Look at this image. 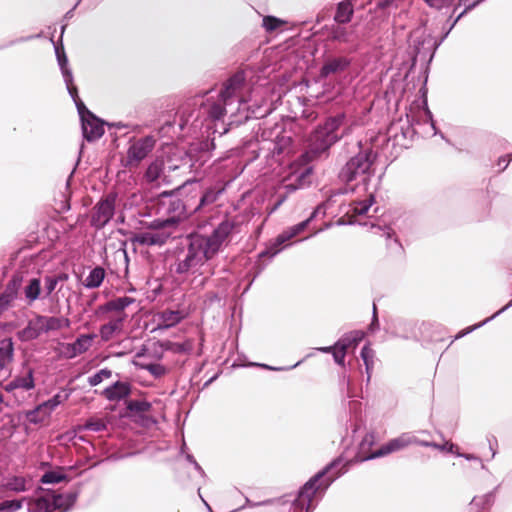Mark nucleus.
Returning a JSON list of instances; mask_svg holds the SVG:
<instances>
[{"label":"nucleus","instance_id":"obj_46","mask_svg":"<svg viewBox=\"0 0 512 512\" xmlns=\"http://www.w3.org/2000/svg\"><path fill=\"white\" fill-rule=\"evenodd\" d=\"M48 416L49 415H46L45 409L41 407V404L26 414L28 421L33 424L43 422Z\"/></svg>","mask_w":512,"mask_h":512},{"label":"nucleus","instance_id":"obj_48","mask_svg":"<svg viewBox=\"0 0 512 512\" xmlns=\"http://www.w3.org/2000/svg\"><path fill=\"white\" fill-rule=\"evenodd\" d=\"M247 110H248V117L256 118V119L263 118L266 115H268L270 112V109L266 104L265 105L264 104L250 105V106H248Z\"/></svg>","mask_w":512,"mask_h":512},{"label":"nucleus","instance_id":"obj_26","mask_svg":"<svg viewBox=\"0 0 512 512\" xmlns=\"http://www.w3.org/2000/svg\"><path fill=\"white\" fill-rule=\"evenodd\" d=\"M126 314L112 318L108 323L101 325L99 334L104 342L109 341L116 332L121 331Z\"/></svg>","mask_w":512,"mask_h":512},{"label":"nucleus","instance_id":"obj_6","mask_svg":"<svg viewBox=\"0 0 512 512\" xmlns=\"http://www.w3.org/2000/svg\"><path fill=\"white\" fill-rule=\"evenodd\" d=\"M376 159V154L372 149L360 151L357 155L342 167L339 172V179L345 183H350L362 177L365 181L369 178L370 168Z\"/></svg>","mask_w":512,"mask_h":512},{"label":"nucleus","instance_id":"obj_58","mask_svg":"<svg viewBox=\"0 0 512 512\" xmlns=\"http://www.w3.org/2000/svg\"><path fill=\"white\" fill-rule=\"evenodd\" d=\"M76 108L79 114L81 123H83L87 119H92L95 115L85 106L81 99L76 100Z\"/></svg>","mask_w":512,"mask_h":512},{"label":"nucleus","instance_id":"obj_29","mask_svg":"<svg viewBox=\"0 0 512 512\" xmlns=\"http://www.w3.org/2000/svg\"><path fill=\"white\" fill-rule=\"evenodd\" d=\"M230 104H224L222 101V97L218 101L210 102L203 104L202 109L203 112L207 115V117L213 121L221 120L226 113V107Z\"/></svg>","mask_w":512,"mask_h":512},{"label":"nucleus","instance_id":"obj_24","mask_svg":"<svg viewBox=\"0 0 512 512\" xmlns=\"http://www.w3.org/2000/svg\"><path fill=\"white\" fill-rule=\"evenodd\" d=\"M131 393V386L128 382L117 381L106 387L102 394L109 401H120Z\"/></svg>","mask_w":512,"mask_h":512},{"label":"nucleus","instance_id":"obj_40","mask_svg":"<svg viewBox=\"0 0 512 512\" xmlns=\"http://www.w3.org/2000/svg\"><path fill=\"white\" fill-rule=\"evenodd\" d=\"M374 356L375 352L368 344L364 345L361 349V358L365 365V370L367 374V382L370 381L373 366H374Z\"/></svg>","mask_w":512,"mask_h":512},{"label":"nucleus","instance_id":"obj_9","mask_svg":"<svg viewBox=\"0 0 512 512\" xmlns=\"http://www.w3.org/2000/svg\"><path fill=\"white\" fill-rule=\"evenodd\" d=\"M322 206L319 205L317 206L313 212L311 213V215L305 219L304 221L296 224V225H293L289 228H287L286 230H284L282 233H280L277 238H276V242H275V245L273 247H270L264 251H262L259 256L260 257H264V256H269L270 258L274 257L277 253L280 252V248H278V246H281L283 243H285L286 241L292 239L293 237H295L296 235L300 234L301 232H303L306 227L308 226V224L314 219L316 218V216L318 215L319 211L321 210Z\"/></svg>","mask_w":512,"mask_h":512},{"label":"nucleus","instance_id":"obj_37","mask_svg":"<svg viewBox=\"0 0 512 512\" xmlns=\"http://www.w3.org/2000/svg\"><path fill=\"white\" fill-rule=\"evenodd\" d=\"M494 501V491L489 492L482 497H474L469 504L468 512H481L485 506H489Z\"/></svg>","mask_w":512,"mask_h":512},{"label":"nucleus","instance_id":"obj_3","mask_svg":"<svg viewBox=\"0 0 512 512\" xmlns=\"http://www.w3.org/2000/svg\"><path fill=\"white\" fill-rule=\"evenodd\" d=\"M191 184L192 182L188 180L177 189L164 191L159 195V212L167 215L170 219H174L176 225L195 213L194 204L192 203L195 196L186 195L184 197L188 186Z\"/></svg>","mask_w":512,"mask_h":512},{"label":"nucleus","instance_id":"obj_32","mask_svg":"<svg viewBox=\"0 0 512 512\" xmlns=\"http://www.w3.org/2000/svg\"><path fill=\"white\" fill-rule=\"evenodd\" d=\"M14 360V343L11 338L0 340V371L4 370Z\"/></svg>","mask_w":512,"mask_h":512},{"label":"nucleus","instance_id":"obj_25","mask_svg":"<svg viewBox=\"0 0 512 512\" xmlns=\"http://www.w3.org/2000/svg\"><path fill=\"white\" fill-rule=\"evenodd\" d=\"M354 1L343 0L337 4L334 21L337 24H347L352 20L354 15Z\"/></svg>","mask_w":512,"mask_h":512},{"label":"nucleus","instance_id":"obj_52","mask_svg":"<svg viewBox=\"0 0 512 512\" xmlns=\"http://www.w3.org/2000/svg\"><path fill=\"white\" fill-rule=\"evenodd\" d=\"M83 428L92 432H101L107 428V424L103 419L91 418L85 422Z\"/></svg>","mask_w":512,"mask_h":512},{"label":"nucleus","instance_id":"obj_31","mask_svg":"<svg viewBox=\"0 0 512 512\" xmlns=\"http://www.w3.org/2000/svg\"><path fill=\"white\" fill-rule=\"evenodd\" d=\"M342 25L337 23L332 25L329 30V36L333 41L345 44L351 43L354 40L355 32Z\"/></svg>","mask_w":512,"mask_h":512},{"label":"nucleus","instance_id":"obj_34","mask_svg":"<svg viewBox=\"0 0 512 512\" xmlns=\"http://www.w3.org/2000/svg\"><path fill=\"white\" fill-rule=\"evenodd\" d=\"M45 333L50 331H57L62 328H70L71 321L67 317H55L42 315Z\"/></svg>","mask_w":512,"mask_h":512},{"label":"nucleus","instance_id":"obj_27","mask_svg":"<svg viewBox=\"0 0 512 512\" xmlns=\"http://www.w3.org/2000/svg\"><path fill=\"white\" fill-rule=\"evenodd\" d=\"M292 138L287 134L278 135L270 148L274 157L286 156L292 151Z\"/></svg>","mask_w":512,"mask_h":512},{"label":"nucleus","instance_id":"obj_56","mask_svg":"<svg viewBox=\"0 0 512 512\" xmlns=\"http://www.w3.org/2000/svg\"><path fill=\"white\" fill-rule=\"evenodd\" d=\"M373 442H374V435L373 434H366L364 436V438L362 439V441L359 444V452H358V455H357V458L359 459V461L363 462L361 460V457L364 456V455H368L367 454V450L371 447Z\"/></svg>","mask_w":512,"mask_h":512},{"label":"nucleus","instance_id":"obj_43","mask_svg":"<svg viewBox=\"0 0 512 512\" xmlns=\"http://www.w3.org/2000/svg\"><path fill=\"white\" fill-rule=\"evenodd\" d=\"M4 486L7 490L13 492H24L27 490L26 480L22 476H13L8 478Z\"/></svg>","mask_w":512,"mask_h":512},{"label":"nucleus","instance_id":"obj_57","mask_svg":"<svg viewBox=\"0 0 512 512\" xmlns=\"http://www.w3.org/2000/svg\"><path fill=\"white\" fill-rule=\"evenodd\" d=\"M63 402V397L58 393L49 400L43 402L41 407L46 411V415H50L55 408Z\"/></svg>","mask_w":512,"mask_h":512},{"label":"nucleus","instance_id":"obj_51","mask_svg":"<svg viewBox=\"0 0 512 512\" xmlns=\"http://www.w3.org/2000/svg\"><path fill=\"white\" fill-rule=\"evenodd\" d=\"M112 376V371L108 368H103L88 378L90 386L94 387L100 384L104 379Z\"/></svg>","mask_w":512,"mask_h":512},{"label":"nucleus","instance_id":"obj_61","mask_svg":"<svg viewBox=\"0 0 512 512\" xmlns=\"http://www.w3.org/2000/svg\"><path fill=\"white\" fill-rule=\"evenodd\" d=\"M512 307V299L504 306L502 307L500 310H498L496 313H494L491 317L485 319L483 322H481L480 324H477L471 328H469L466 333H469L471 331H473L474 329L476 328H479L481 326H483L484 324L488 323L490 320L494 319L495 317L499 316L500 314H502L504 311H506L507 309L511 308Z\"/></svg>","mask_w":512,"mask_h":512},{"label":"nucleus","instance_id":"obj_49","mask_svg":"<svg viewBox=\"0 0 512 512\" xmlns=\"http://www.w3.org/2000/svg\"><path fill=\"white\" fill-rule=\"evenodd\" d=\"M427 81V78L425 79ZM422 98V105L424 108V115H425V122H429L430 125L434 128V121L431 111L428 108V102H427V88H426V82H424L423 86L419 90Z\"/></svg>","mask_w":512,"mask_h":512},{"label":"nucleus","instance_id":"obj_14","mask_svg":"<svg viewBox=\"0 0 512 512\" xmlns=\"http://www.w3.org/2000/svg\"><path fill=\"white\" fill-rule=\"evenodd\" d=\"M171 237L170 231H146L135 234L131 241L141 246H163Z\"/></svg>","mask_w":512,"mask_h":512},{"label":"nucleus","instance_id":"obj_4","mask_svg":"<svg viewBox=\"0 0 512 512\" xmlns=\"http://www.w3.org/2000/svg\"><path fill=\"white\" fill-rule=\"evenodd\" d=\"M482 0H477L472 4L468 5L453 21L452 25L448 29V31L437 40L433 35L422 33L420 36L416 37L414 40V56L412 58V67L416 65L417 61L425 63L427 66L433 60L436 50L444 41V39L448 36L451 29L455 26V24L468 12L474 9Z\"/></svg>","mask_w":512,"mask_h":512},{"label":"nucleus","instance_id":"obj_13","mask_svg":"<svg viewBox=\"0 0 512 512\" xmlns=\"http://www.w3.org/2000/svg\"><path fill=\"white\" fill-rule=\"evenodd\" d=\"M311 168L307 167L300 173L293 174L283 180L281 189L283 193H278V199L275 203L273 210L277 209L286 200L287 196L296 190L305 186L306 177L310 176Z\"/></svg>","mask_w":512,"mask_h":512},{"label":"nucleus","instance_id":"obj_22","mask_svg":"<svg viewBox=\"0 0 512 512\" xmlns=\"http://www.w3.org/2000/svg\"><path fill=\"white\" fill-rule=\"evenodd\" d=\"M55 505L59 506V499L53 501V494L46 493L36 497L35 499H29L28 511L29 512H53Z\"/></svg>","mask_w":512,"mask_h":512},{"label":"nucleus","instance_id":"obj_38","mask_svg":"<svg viewBox=\"0 0 512 512\" xmlns=\"http://www.w3.org/2000/svg\"><path fill=\"white\" fill-rule=\"evenodd\" d=\"M41 281L39 278H32L24 289L25 298L31 304L40 297Z\"/></svg>","mask_w":512,"mask_h":512},{"label":"nucleus","instance_id":"obj_41","mask_svg":"<svg viewBox=\"0 0 512 512\" xmlns=\"http://www.w3.org/2000/svg\"><path fill=\"white\" fill-rule=\"evenodd\" d=\"M164 164L162 161L156 160L147 167L144 178L148 183L157 181L163 173Z\"/></svg>","mask_w":512,"mask_h":512},{"label":"nucleus","instance_id":"obj_53","mask_svg":"<svg viewBox=\"0 0 512 512\" xmlns=\"http://www.w3.org/2000/svg\"><path fill=\"white\" fill-rule=\"evenodd\" d=\"M151 408V404L145 400H130L127 403V409L131 412L142 413L147 412Z\"/></svg>","mask_w":512,"mask_h":512},{"label":"nucleus","instance_id":"obj_64","mask_svg":"<svg viewBox=\"0 0 512 512\" xmlns=\"http://www.w3.org/2000/svg\"><path fill=\"white\" fill-rule=\"evenodd\" d=\"M427 5L435 9H441L450 3V0H424Z\"/></svg>","mask_w":512,"mask_h":512},{"label":"nucleus","instance_id":"obj_50","mask_svg":"<svg viewBox=\"0 0 512 512\" xmlns=\"http://www.w3.org/2000/svg\"><path fill=\"white\" fill-rule=\"evenodd\" d=\"M67 476L59 471H48L40 479L43 484H55L65 480Z\"/></svg>","mask_w":512,"mask_h":512},{"label":"nucleus","instance_id":"obj_2","mask_svg":"<svg viewBox=\"0 0 512 512\" xmlns=\"http://www.w3.org/2000/svg\"><path fill=\"white\" fill-rule=\"evenodd\" d=\"M340 464V459H335L325 468L311 477L299 490L296 499L292 504V512H312V500L317 492L325 491L332 482L337 479L341 472H334Z\"/></svg>","mask_w":512,"mask_h":512},{"label":"nucleus","instance_id":"obj_5","mask_svg":"<svg viewBox=\"0 0 512 512\" xmlns=\"http://www.w3.org/2000/svg\"><path fill=\"white\" fill-rule=\"evenodd\" d=\"M239 222L236 218L225 217L209 235L196 233L206 252L213 259L227 243L233 233L239 232Z\"/></svg>","mask_w":512,"mask_h":512},{"label":"nucleus","instance_id":"obj_7","mask_svg":"<svg viewBox=\"0 0 512 512\" xmlns=\"http://www.w3.org/2000/svg\"><path fill=\"white\" fill-rule=\"evenodd\" d=\"M214 149L215 144L213 140L206 139L192 143L186 152L191 172L198 176L204 175L206 165L211 160Z\"/></svg>","mask_w":512,"mask_h":512},{"label":"nucleus","instance_id":"obj_23","mask_svg":"<svg viewBox=\"0 0 512 512\" xmlns=\"http://www.w3.org/2000/svg\"><path fill=\"white\" fill-rule=\"evenodd\" d=\"M351 64L347 57L340 56L327 60L320 69V76L327 78L331 74L345 71Z\"/></svg>","mask_w":512,"mask_h":512},{"label":"nucleus","instance_id":"obj_11","mask_svg":"<svg viewBox=\"0 0 512 512\" xmlns=\"http://www.w3.org/2000/svg\"><path fill=\"white\" fill-rule=\"evenodd\" d=\"M245 73L238 71L232 75L223 85V89L220 92V97L224 104H232L234 101L242 104L243 99L239 93L245 84Z\"/></svg>","mask_w":512,"mask_h":512},{"label":"nucleus","instance_id":"obj_63","mask_svg":"<svg viewBox=\"0 0 512 512\" xmlns=\"http://www.w3.org/2000/svg\"><path fill=\"white\" fill-rule=\"evenodd\" d=\"M166 349H172L174 352L177 353H183L188 351V347L185 343H172V342H166L165 345H163Z\"/></svg>","mask_w":512,"mask_h":512},{"label":"nucleus","instance_id":"obj_62","mask_svg":"<svg viewBox=\"0 0 512 512\" xmlns=\"http://www.w3.org/2000/svg\"><path fill=\"white\" fill-rule=\"evenodd\" d=\"M346 352L343 348L336 347V343L334 344V350L332 352L334 361L338 364L343 366Z\"/></svg>","mask_w":512,"mask_h":512},{"label":"nucleus","instance_id":"obj_8","mask_svg":"<svg viewBox=\"0 0 512 512\" xmlns=\"http://www.w3.org/2000/svg\"><path fill=\"white\" fill-rule=\"evenodd\" d=\"M116 193H109L93 207L90 224L97 230L104 228L115 214Z\"/></svg>","mask_w":512,"mask_h":512},{"label":"nucleus","instance_id":"obj_1","mask_svg":"<svg viewBox=\"0 0 512 512\" xmlns=\"http://www.w3.org/2000/svg\"><path fill=\"white\" fill-rule=\"evenodd\" d=\"M212 258L206 252L195 233L186 236V245L176 250L175 259L170 266V271L179 276L195 274L205 262Z\"/></svg>","mask_w":512,"mask_h":512},{"label":"nucleus","instance_id":"obj_15","mask_svg":"<svg viewBox=\"0 0 512 512\" xmlns=\"http://www.w3.org/2000/svg\"><path fill=\"white\" fill-rule=\"evenodd\" d=\"M418 123L419 121H417L413 115L407 114L405 121L403 119H399L392 122L388 128V133L395 139L399 137V133L403 139H412L416 133L414 125Z\"/></svg>","mask_w":512,"mask_h":512},{"label":"nucleus","instance_id":"obj_54","mask_svg":"<svg viewBox=\"0 0 512 512\" xmlns=\"http://www.w3.org/2000/svg\"><path fill=\"white\" fill-rule=\"evenodd\" d=\"M26 498H23L22 500H4L0 502V512H16L22 507V501Z\"/></svg>","mask_w":512,"mask_h":512},{"label":"nucleus","instance_id":"obj_35","mask_svg":"<svg viewBox=\"0 0 512 512\" xmlns=\"http://www.w3.org/2000/svg\"><path fill=\"white\" fill-rule=\"evenodd\" d=\"M365 334L361 330H354L344 334L337 342L336 347L343 348L345 351L351 346H357L364 338Z\"/></svg>","mask_w":512,"mask_h":512},{"label":"nucleus","instance_id":"obj_47","mask_svg":"<svg viewBox=\"0 0 512 512\" xmlns=\"http://www.w3.org/2000/svg\"><path fill=\"white\" fill-rule=\"evenodd\" d=\"M142 369L148 371L156 379L163 377L168 372V369L160 363L143 364Z\"/></svg>","mask_w":512,"mask_h":512},{"label":"nucleus","instance_id":"obj_45","mask_svg":"<svg viewBox=\"0 0 512 512\" xmlns=\"http://www.w3.org/2000/svg\"><path fill=\"white\" fill-rule=\"evenodd\" d=\"M176 226L175 220L167 217L166 219H154L150 222L148 228L152 231H167V228H175Z\"/></svg>","mask_w":512,"mask_h":512},{"label":"nucleus","instance_id":"obj_39","mask_svg":"<svg viewBox=\"0 0 512 512\" xmlns=\"http://www.w3.org/2000/svg\"><path fill=\"white\" fill-rule=\"evenodd\" d=\"M14 381L17 389H22L25 391L34 389V370L32 368H28L24 376H16Z\"/></svg>","mask_w":512,"mask_h":512},{"label":"nucleus","instance_id":"obj_55","mask_svg":"<svg viewBox=\"0 0 512 512\" xmlns=\"http://www.w3.org/2000/svg\"><path fill=\"white\" fill-rule=\"evenodd\" d=\"M373 202L374 197L371 195L370 198L367 200L356 202L353 205L352 211L356 215H365L368 212L371 205L373 204Z\"/></svg>","mask_w":512,"mask_h":512},{"label":"nucleus","instance_id":"obj_44","mask_svg":"<svg viewBox=\"0 0 512 512\" xmlns=\"http://www.w3.org/2000/svg\"><path fill=\"white\" fill-rule=\"evenodd\" d=\"M59 499V506L55 505V510L62 509L63 511H67L70 507H72L76 501V495L73 493H68L66 495L53 494V501H56Z\"/></svg>","mask_w":512,"mask_h":512},{"label":"nucleus","instance_id":"obj_33","mask_svg":"<svg viewBox=\"0 0 512 512\" xmlns=\"http://www.w3.org/2000/svg\"><path fill=\"white\" fill-rule=\"evenodd\" d=\"M57 56L58 65L60 67L65 84L73 82L72 70L68 67V58L65 54L63 46L54 45Z\"/></svg>","mask_w":512,"mask_h":512},{"label":"nucleus","instance_id":"obj_36","mask_svg":"<svg viewBox=\"0 0 512 512\" xmlns=\"http://www.w3.org/2000/svg\"><path fill=\"white\" fill-rule=\"evenodd\" d=\"M104 277L105 270L102 267L97 266L89 272V275L85 279L84 285L89 289L98 288L102 284Z\"/></svg>","mask_w":512,"mask_h":512},{"label":"nucleus","instance_id":"obj_20","mask_svg":"<svg viewBox=\"0 0 512 512\" xmlns=\"http://www.w3.org/2000/svg\"><path fill=\"white\" fill-rule=\"evenodd\" d=\"M409 444V440L405 436H401L395 439H392L387 444L382 446L380 449L376 450L375 452L371 453L370 455H364L361 457L362 461L371 460L377 457H382L385 455H388L389 453L398 451L403 449Z\"/></svg>","mask_w":512,"mask_h":512},{"label":"nucleus","instance_id":"obj_60","mask_svg":"<svg viewBox=\"0 0 512 512\" xmlns=\"http://www.w3.org/2000/svg\"><path fill=\"white\" fill-rule=\"evenodd\" d=\"M282 21L274 16H266L263 18V27L267 31H274L280 27Z\"/></svg>","mask_w":512,"mask_h":512},{"label":"nucleus","instance_id":"obj_30","mask_svg":"<svg viewBox=\"0 0 512 512\" xmlns=\"http://www.w3.org/2000/svg\"><path fill=\"white\" fill-rule=\"evenodd\" d=\"M221 193L222 189L210 187L201 193L198 201L195 200V198L197 197V193H195L193 195L195 197L192 200V203L194 204L195 208V213L199 211L201 208L216 202Z\"/></svg>","mask_w":512,"mask_h":512},{"label":"nucleus","instance_id":"obj_12","mask_svg":"<svg viewBox=\"0 0 512 512\" xmlns=\"http://www.w3.org/2000/svg\"><path fill=\"white\" fill-rule=\"evenodd\" d=\"M153 136H145L135 141L127 150V164H138L145 159L155 146Z\"/></svg>","mask_w":512,"mask_h":512},{"label":"nucleus","instance_id":"obj_18","mask_svg":"<svg viewBox=\"0 0 512 512\" xmlns=\"http://www.w3.org/2000/svg\"><path fill=\"white\" fill-rule=\"evenodd\" d=\"M158 319L156 330H166L179 324L185 314L180 310L165 309L156 314Z\"/></svg>","mask_w":512,"mask_h":512},{"label":"nucleus","instance_id":"obj_42","mask_svg":"<svg viewBox=\"0 0 512 512\" xmlns=\"http://www.w3.org/2000/svg\"><path fill=\"white\" fill-rule=\"evenodd\" d=\"M21 284L22 277L17 275L13 276L7 283L2 294L13 302L18 297V292L21 287Z\"/></svg>","mask_w":512,"mask_h":512},{"label":"nucleus","instance_id":"obj_17","mask_svg":"<svg viewBox=\"0 0 512 512\" xmlns=\"http://www.w3.org/2000/svg\"><path fill=\"white\" fill-rule=\"evenodd\" d=\"M45 333L42 321V315H36L30 319L27 325L17 332L20 341L28 342L37 339L41 334Z\"/></svg>","mask_w":512,"mask_h":512},{"label":"nucleus","instance_id":"obj_21","mask_svg":"<svg viewBox=\"0 0 512 512\" xmlns=\"http://www.w3.org/2000/svg\"><path fill=\"white\" fill-rule=\"evenodd\" d=\"M134 302L135 299L128 296L118 297L98 306L95 314L100 316L102 314L114 311L122 313L121 315H123V311Z\"/></svg>","mask_w":512,"mask_h":512},{"label":"nucleus","instance_id":"obj_59","mask_svg":"<svg viewBox=\"0 0 512 512\" xmlns=\"http://www.w3.org/2000/svg\"><path fill=\"white\" fill-rule=\"evenodd\" d=\"M59 281H60V277L46 276L44 278L45 297H48L56 289V286Z\"/></svg>","mask_w":512,"mask_h":512},{"label":"nucleus","instance_id":"obj_28","mask_svg":"<svg viewBox=\"0 0 512 512\" xmlns=\"http://www.w3.org/2000/svg\"><path fill=\"white\" fill-rule=\"evenodd\" d=\"M345 121V114L339 113L335 116L329 117L326 121L317 127L319 131L327 132V135L343 137L344 133L339 134L337 131L343 125Z\"/></svg>","mask_w":512,"mask_h":512},{"label":"nucleus","instance_id":"obj_19","mask_svg":"<svg viewBox=\"0 0 512 512\" xmlns=\"http://www.w3.org/2000/svg\"><path fill=\"white\" fill-rule=\"evenodd\" d=\"M104 122L94 116L92 119H87L81 123L83 137L89 141H95L101 138L104 134Z\"/></svg>","mask_w":512,"mask_h":512},{"label":"nucleus","instance_id":"obj_10","mask_svg":"<svg viewBox=\"0 0 512 512\" xmlns=\"http://www.w3.org/2000/svg\"><path fill=\"white\" fill-rule=\"evenodd\" d=\"M339 140L340 136L327 135V132H322L316 129L309 138L307 153L313 159L319 158Z\"/></svg>","mask_w":512,"mask_h":512},{"label":"nucleus","instance_id":"obj_16","mask_svg":"<svg viewBox=\"0 0 512 512\" xmlns=\"http://www.w3.org/2000/svg\"><path fill=\"white\" fill-rule=\"evenodd\" d=\"M95 338V334H82L77 337L73 343L65 344L64 349L66 357L71 359L85 353L89 350Z\"/></svg>","mask_w":512,"mask_h":512}]
</instances>
